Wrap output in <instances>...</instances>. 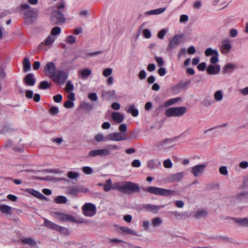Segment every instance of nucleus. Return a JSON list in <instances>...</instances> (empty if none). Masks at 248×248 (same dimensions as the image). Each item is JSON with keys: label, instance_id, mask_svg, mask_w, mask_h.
<instances>
[{"label": "nucleus", "instance_id": "nucleus-22", "mask_svg": "<svg viewBox=\"0 0 248 248\" xmlns=\"http://www.w3.org/2000/svg\"><path fill=\"white\" fill-rule=\"evenodd\" d=\"M236 68L234 64L229 63L226 64L222 68V72L224 74H230L232 73Z\"/></svg>", "mask_w": 248, "mask_h": 248}, {"label": "nucleus", "instance_id": "nucleus-46", "mask_svg": "<svg viewBox=\"0 0 248 248\" xmlns=\"http://www.w3.org/2000/svg\"><path fill=\"white\" fill-rule=\"evenodd\" d=\"M51 86V83H49L46 81H42L39 86V88L41 89L45 90L50 88Z\"/></svg>", "mask_w": 248, "mask_h": 248}, {"label": "nucleus", "instance_id": "nucleus-56", "mask_svg": "<svg viewBox=\"0 0 248 248\" xmlns=\"http://www.w3.org/2000/svg\"><path fill=\"white\" fill-rule=\"evenodd\" d=\"M146 72L144 70H141L138 74V77L140 80H144L146 78Z\"/></svg>", "mask_w": 248, "mask_h": 248}, {"label": "nucleus", "instance_id": "nucleus-34", "mask_svg": "<svg viewBox=\"0 0 248 248\" xmlns=\"http://www.w3.org/2000/svg\"><path fill=\"white\" fill-rule=\"evenodd\" d=\"M23 67L24 71L26 72L30 71L31 68V62L28 58H25L23 61Z\"/></svg>", "mask_w": 248, "mask_h": 248}, {"label": "nucleus", "instance_id": "nucleus-33", "mask_svg": "<svg viewBox=\"0 0 248 248\" xmlns=\"http://www.w3.org/2000/svg\"><path fill=\"white\" fill-rule=\"evenodd\" d=\"M67 193L73 196H76L78 193V187L70 186L67 188Z\"/></svg>", "mask_w": 248, "mask_h": 248}, {"label": "nucleus", "instance_id": "nucleus-48", "mask_svg": "<svg viewBox=\"0 0 248 248\" xmlns=\"http://www.w3.org/2000/svg\"><path fill=\"white\" fill-rule=\"evenodd\" d=\"M67 176L71 179H75L79 176V173L77 172L70 171L68 172Z\"/></svg>", "mask_w": 248, "mask_h": 248}, {"label": "nucleus", "instance_id": "nucleus-54", "mask_svg": "<svg viewBox=\"0 0 248 248\" xmlns=\"http://www.w3.org/2000/svg\"><path fill=\"white\" fill-rule=\"evenodd\" d=\"M64 234L65 235H69L70 234L69 231L68 229L60 226V228L58 229V231Z\"/></svg>", "mask_w": 248, "mask_h": 248}, {"label": "nucleus", "instance_id": "nucleus-39", "mask_svg": "<svg viewBox=\"0 0 248 248\" xmlns=\"http://www.w3.org/2000/svg\"><path fill=\"white\" fill-rule=\"evenodd\" d=\"M181 98L180 97L175 98H172L168 100L167 101L164 105L165 107H168L172 105L173 104H175L178 101L180 100Z\"/></svg>", "mask_w": 248, "mask_h": 248}, {"label": "nucleus", "instance_id": "nucleus-5", "mask_svg": "<svg viewBox=\"0 0 248 248\" xmlns=\"http://www.w3.org/2000/svg\"><path fill=\"white\" fill-rule=\"evenodd\" d=\"M56 40V37L49 35L44 41L38 45L37 47L38 49L44 51H47L52 47Z\"/></svg>", "mask_w": 248, "mask_h": 248}, {"label": "nucleus", "instance_id": "nucleus-14", "mask_svg": "<svg viewBox=\"0 0 248 248\" xmlns=\"http://www.w3.org/2000/svg\"><path fill=\"white\" fill-rule=\"evenodd\" d=\"M165 113L166 116L179 117L184 115L186 112V109H165Z\"/></svg>", "mask_w": 248, "mask_h": 248}, {"label": "nucleus", "instance_id": "nucleus-9", "mask_svg": "<svg viewBox=\"0 0 248 248\" xmlns=\"http://www.w3.org/2000/svg\"><path fill=\"white\" fill-rule=\"evenodd\" d=\"M206 166L205 163L196 165L191 168V173L196 177H200L203 173Z\"/></svg>", "mask_w": 248, "mask_h": 248}, {"label": "nucleus", "instance_id": "nucleus-30", "mask_svg": "<svg viewBox=\"0 0 248 248\" xmlns=\"http://www.w3.org/2000/svg\"><path fill=\"white\" fill-rule=\"evenodd\" d=\"M120 229L122 232L127 234H132L135 236H140V235H139L135 230L128 227H121Z\"/></svg>", "mask_w": 248, "mask_h": 248}, {"label": "nucleus", "instance_id": "nucleus-50", "mask_svg": "<svg viewBox=\"0 0 248 248\" xmlns=\"http://www.w3.org/2000/svg\"><path fill=\"white\" fill-rule=\"evenodd\" d=\"M218 53H217V55L215 54V55L212 56L210 60V63L213 64H217L216 63L218 62Z\"/></svg>", "mask_w": 248, "mask_h": 248}, {"label": "nucleus", "instance_id": "nucleus-4", "mask_svg": "<svg viewBox=\"0 0 248 248\" xmlns=\"http://www.w3.org/2000/svg\"><path fill=\"white\" fill-rule=\"evenodd\" d=\"M68 77V73L64 70H59L52 76L53 81L57 84H64Z\"/></svg>", "mask_w": 248, "mask_h": 248}, {"label": "nucleus", "instance_id": "nucleus-6", "mask_svg": "<svg viewBox=\"0 0 248 248\" xmlns=\"http://www.w3.org/2000/svg\"><path fill=\"white\" fill-rule=\"evenodd\" d=\"M83 214L87 217H92L96 214V208L94 204L90 202L85 203L81 207Z\"/></svg>", "mask_w": 248, "mask_h": 248}, {"label": "nucleus", "instance_id": "nucleus-15", "mask_svg": "<svg viewBox=\"0 0 248 248\" xmlns=\"http://www.w3.org/2000/svg\"><path fill=\"white\" fill-rule=\"evenodd\" d=\"M51 18L52 20L58 24L64 23L65 20L63 15L58 10H55L52 13Z\"/></svg>", "mask_w": 248, "mask_h": 248}, {"label": "nucleus", "instance_id": "nucleus-35", "mask_svg": "<svg viewBox=\"0 0 248 248\" xmlns=\"http://www.w3.org/2000/svg\"><path fill=\"white\" fill-rule=\"evenodd\" d=\"M214 97L216 101H220L223 98V92L222 90H217L215 92Z\"/></svg>", "mask_w": 248, "mask_h": 248}, {"label": "nucleus", "instance_id": "nucleus-41", "mask_svg": "<svg viewBox=\"0 0 248 248\" xmlns=\"http://www.w3.org/2000/svg\"><path fill=\"white\" fill-rule=\"evenodd\" d=\"M218 53V51L217 49H213L211 47L207 48L205 51V55L206 56H214L215 54H217Z\"/></svg>", "mask_w": 248, "mask_h": 248}, {"label": "nucleus", "instance_id": "nucleus-45", "mask_svg": "<svg viewBox=\"0 0 248 248\" xmlns=\"http://www.w3.org/2000/svg\"><path fill=\"white\" fill-rule=\"evenodd\" d=\"M113 72V69L111 68H107L104 69L102 71L103 76L105 77H108L111 76V74Z\"/></svg>", "mask_w": 248, "mask_h": 248}, {"label": "nucleus", "instance_id": "nucleus-38", "mask_svg": "<svg viewBox=\"0 0 248 248\" xmlns=\"http://www.w3.org/2000/svg\"><path fill=\"white\" fill-rule=\"evenodd\" d=\"M54 201L58 204H63L67 202V199L66 197L64 196H59L56 197Z\"/></svg>", "mask_w": 248, "mask_h": 248}, {"label": "nucleus", "instance_id": "nucleus-1", "mask_svg": "<svg viewBox=\"0 0 248 248\" xmlns=\"http://www.w3.org/2000/svg\"><path fill=\"white\" fill-rule=\"evenodd\" d=\"M112 188L117 189L123 193H131L140 191V187L138 184L129 181L115 183L112 185Z\"/></svg>", "mask_w": 248, "mask_h": 248}, {"label": "nucleus", "instance_id": "nucleus-23", "mask_svg": "<svg viewBox=\"0 0 248 248\" xmlns=\"http://www.w3.org/2000/svg\"><path fill=\"white\" fill-rule=\"evenodd\" d=\"M12 207L6 204L0 205V212L7 215H11L12 214Z\"/></svg>", "mask_w": 248, "mask_h": 248}, {"label": "nucleus", "instance_id": "nucleus-47", "mask_svg": "<svg viewBox=\"0 0 248 248\" xmlns=\"http://www.w3.org/2000/svg\"><path fill=\"white\" fill-rule=\"evenodd\" d=\"M83 172L87 175H90L93 173V170L90 167L85 166L82 169Z\"/></svg>", "mask_w": 248, "mask_h": 248}, {"label": "nucleus", "instance_id": "nucleus-21", "mask_svg": "<svg viewBox=\"0 0 248 248\" xmlns=\"http://www.w3.org/2000/svg\"><path fill=\"white\" fill-rule=\"evenodd\" d=\"M247 183V179H245L244 180L243 184L241 186V188L244 189V191L239 193L238 195V197L240 200H242L244 198H247L248 197V192Z\"/></svg>", "mask_w": 248, "mask_h": 248}, {"label": "nucleus", "instance_id": "nucleus-18", "mask_svg": "<svg viewBox=\"0 0 248 248\" xmlns=\"http://www.w3.org/2000/svg\"><path fill=\"white\" fill-rule=\"evenodd\" d=\"M36 78L34 74L30 73L27 74L23 79L24 84L29 86H33L35 84Z\"/></svg>", "mask_w": 248, "mask_h": 248}, {"label": "nucleus", "instance_id": "nucleus-27", "mask_svg": "<svg viewBox=\"0 0 248 248\" xmlns=\"http://www.w3.org/2000/svg\"><path fill=\"white\" fill-rule=\"evenodd\" d=\"M22 243L28 244L31 247H36L37 246V243L36 241L31 237L25 238L21 240Z\"/></svg>", "mask_w": 248, "mask_h": 248}, {"label": "nucleus", "instance_id": "nucleus-10", "mask_svg": "<svg viewBox=\"0 0 248 248\" xmlns=\"http://www.w3.org/2000/svg\"><path fill=\"white\" fill-rule=\"evenodd\" d=\"M110 154L109 149H102L91 150L89 152L88 156L89 157H95L97 156H107Z\"/></svg>", "mask_w": 248, "mask_h": 248}, {"label": "nucleus", "instance_id": "nucleus-19", "mask_svg": "<svg viewBox=\"0 0 248 248\" xmlns=\"http://www.w3.org/2000/svg\"><path fill=\"white\" fill-rule=\"evenodd\" d=\"M220 71V66L218 64L209 65L206 69L207 73L209 75H217Z\"/></svg>", "mask_w": 248, "mask_h": 248}, {"label": "nucleus", "instance_id": "nucleus-8", "mask_svg": "<svg viewBox=\"0 0 248 248\" xmlns=\"http://www.w3.org/2000/svg\"><path fill=\"white\" fill-rule=\"evenodd\" d=\"M37 15L38 12L33 10V9L27 10L23 14L24 17L28 24L33 23L36 19Z\"/></svg>", "mask_w": 248, "mask_h": 248}, {"label": "nucleus", "instance_id": "nucleus-25", "mask_svg": "<svg viewBox=\"0 0 248 248\" xmlns=\"http://www.w3.org/2000/svg\"><path fill=\"white\" fill-rule=\"evenodd\" d=\"M172 141V140H171L166 139L159 143L157 146L159 148L161 149L163 148H169V147L172 146V145H171Z\"/></svg>", "mask_w": 248, "mask_h": 248}, {"label": "nucleus", "instance_id": "nucleus-36", "mask_svg": "<svg viewBox=\"0 0 248 248\" xmlns=\"http://www.w3.org/2000/svg\"><path fill=\"white\" fill-rule=\"evenodd\" d=\"M95 140L98 142L108 140V136L106 137L102 134H98L94 137Z\"/></svg>", "mask_w": 248, "mask_h": 248}, {"label": "nucleus", "instance_id": "nucleus-31", "mask_svg": "<svg viewBox=\"0 0 248 248\" xmlns=\"http://www.w3.org/2000/svg\"><path fill=\"white\" fill-rule=\"evenodd\" d=\"M163 223V220L159 217H156L152 220L151 226L154 228L160 227Z\"/></svg>", "mask_w": 248, "mask_h": 248}, {"label": "nucleus", "instance_id": "nucleus-40", "mask_svg": "<svg viewBox=\"0 0 248 248\" xmlns=\"http://www.w3.org/2000/svg\"><path fill=\"white\" fill-rule=\"evenodd\" d=\"M61 32V29L58 26L54 27L51 31V33L49 35H52V36H56L59 35Z\"/></svg>", "mask_w": 248, "mask_h": 248}, {"label": "nucleus", "instance_id": "nucleus-28", "mask_svg": "<svg viewBox=\"0 0 248 248\" xmlns=\"http://www.w3.org/2000/svg\"><path fill=\"white\" fill-rule=\"evenodd\" d=\"M91 73L92 71L90 69H85L80 71L78 77L81 79H86L91 75Z\"/></svg>", "mask_w": 248, "mask_h": 248}, {"label": "nucleus", "instance_id": "nucleus-64", "mask_svg": "<svg viewBox=\"0 0 248 248\" xmlns=\"http://www.w3.org/2000/svg\"><path fill=\"white\" fill-rule=\"evenodd\" d=\"M157 72L159 75L161 77L165 76L167 72L166 69L164 67H160Z\"/></svg>", "mask_w": 248, "mask_h": 248}, {"label": "nucleus", "instance_id": "nucleus-42", "mask_svg": "<svg viewBox=\"0 0 248 248\" xmlns=\"http://www.w3.org/2000/svg\"><path fill=\"white\" fill-rule=\"evenodd\" d=\"M76 41V38L74 35H70L67 36L65 39V42L68 44H73Z\"/></svg>", "mask_w": 248, "mask_h": 248}, {"label": "nucleus", "instance_id": "nucleus-62", "mask_svg": "<svg viewBox=\"0 0 248 248\" xmlns=\"http://www.w3.org/2000/svg\"><path fill=\"white\" fill-rule=\"evenodd\" d=\"M202 6V2L201 0H197L193 4V7L195 9H200Z\"/></svg>", "mask_w": 248, "mask_h": 248}, {"label": "nucleus", "instance_id": "nucleus-49", "mask_svg": "<svg viewBox=\"0 0 248 248\" xmlns=\"http://www.w3.org/2000/svg\"><path fill=\"white\" fill-rule=\"evenodd\" d=\"M151 225L149 221L147 220H143L142 221V227L145 231H148L150 226Z\"/></svg>", "mask_w": 248, "mask_h": 248}, {"label": "nucleus", "instance_id": "nucleus-55", "mask_svg": "<svg viewBox=\"0 0 248 248\" xmlns=\"http://www.w3.org/2000/svg\"><path fill=\"white\" fill-rule=\"evenodd\" d=\"M74 89L73 85L72 84L71 82L68 81L66 84L65 86V90L67 92H71Z\"/></svg>", "mask_w": 248, "mask_h": 248}, {"label": "nucleus", "instance_id": "nucleus-24", "mask_svg": "<svg viewBox=\"0 0 248 248\" xmlns=\"http://www.w3.org/2000/svg\"><path fill=\"white\" fill-rule=\"evenodd\" d=\"M44 225L47 228L50 229L58 231V229L60 228V225L56 224V223L50 221L47 219L44 218Z\"/></svg>", "mask_w": 248, "mask_h": 248}, {"label": "nucleus", "instance_id": "nucleus-26", "mask_svg": "<svg viewBox=\"0 0 248 248\" xmlns=\"http://www.w3.org/2000/svg\"><path fill=\"white\" fill-rule=\"evenodd\" d=\"M113 120L117 123H121L124 119V116L123 114L117 112H114L111 114Z\"/></svg>", "mask_w": 248, "mask_h": 248}, {"label": "nucleus", "instance_id": "nucleus-60", "mask_svg": "<svg viewBox=\"0 0 248 248\" xmlns=\"http://www.w3.org/2000/svg\"><path fill=\"white\" fill-rule=\"evenodd\" d=\"M131 165L133 167L139 168L141 166V163L140 160L135 159L132 161Z\"/></svg>", "mask_w": 248, "mask_h": 248}, {"label": "nucleus", "instance_id": "nucleus-52", "mask_svg": "<svg viewBox=\"0 0 248 248\" xmlns=\"http://www.w3.org/2000/svg\"><path fill=\"white\" fill-rule=\"evenodd\" d=\"M100 53H101L100 51H95V52H93L87 53L84 56V58L88 59L90 57H94V56H95L97 55H98Z\"/></svg>", "mask_w": 248, "mask_h": 248}, {"label": "nucleus", "instance_id": "nucleus-29", "mask_svg": "<svg viewBox=\"0 0 248 248\" xmlns=\"http://www.w3.org/2000/svg\"><path fill=\"white\" fill-rule=\"evenodd\" d=\"M166 8L165 7L160 8L154 10H152L149 11H147L145 13L146 15H159L163 12H164L166 10Z\"/></svg>", "mask_w": 248, "mask_h": 248}, {"label": "nucleus", "instance_id": "nucleus-51", "mask_svg": "<svg viewBox=\"0 0 248 248\" xmlns=\"http://www.w3.org/2000/svg\"><path fill=\"white\" fill-rule=\"evenodd\" d=\"M163 165L165 168L170 169L172 166V163L170 159H167L164 161Z\"/></svg>", "mask_w": 248, "mask_h": 248}, {"label": "nucleus", "instance_id": "nucleus-37", "mask_svg": "<svg viewBox=\"0 0 248 248\" xmlns=\"http://www.w3.org/2000/svg\"><path fill=\"white\" fill-rule=\"evenodd\" d=\"M112 181L110 179H107L106 181V184H104L103 189L106 192H108L112 189Z\"/></svg>", "mask_w": 248, "mask_h": 248}, {"label": "nucleus", "instance_id": "nucleus-20", "mask_svg": "<svg viewBox=\"0 0 248 248\" xmlns=\"http://www.w3.org/2000/svg\"><path fill=\"white\" fill-rule=\"evenodd\" d=\"M161 161L158 159H150L147 163V167L151 170L157 168L161 165Z\"/></svg>", "mask_w": 248, "mask_h": 248}, {"label": "nucleus", "instance_id": "nucleus-13", "mask_svg": "<svg viewBox=\"0 0 248 248\" xmlns=\"http://www.w3.org/2000/svg\"><path fill=\"white\" fill-rule=\"evenodd\" d=\"M56 71V66L53 62H48L44 67L45 74L50 78Z\"/></svg>", "mask_w": 248, "mask_h": 248}, {"label": "nucleus", "instance_id": "nucleus-2", "mask_svg": "<svg viewBox=\"0 0 248 248\" xmlns=\"http://www.w3.org/2000/svg\"><path fill=\"white\" fill-rule=\"evenodd\" d=\"M53 216L57 220L60 221H69L70 222L77 223H84L87 222V221L84 218H80L77 219L71 215L60 212H54L53 213Z\"/></svg>", "mask_w": 248, "mask_h": 248}, {"label": "nucleus", "instance_id": "nucleus-63", "mask_svg": "<svg viewBox=\"0 0 248 248\" xmlns=\"http://www.w3.org/2000/svg\"><path fill=\"white\" fill-rule=\"evenodd\" d=\"M119 130L121 131L120 133H125L127 130V126L125 124H121L119 127Z\"/></svg>", "mask_w": 248, "mask_h": 248}, {"label": "nucleus", "instance_id": "nucleus-7", "mask_svg": "<svg viewBox=\"0 0 248 248\" xmlns=\"http://www.w3.org/2000/svg\"><path fill=\"white\" fill-rule=\"evenodd\" d=\"M184 35L182 34L174 35L170 41L167 50L170 51L176 48L182 42Z\"/></svg>", "mask_w": 248, "mask_h": 248}, {"label": "nucleus", "instance_id": "nucleus-16", "mask_svg": "<svg viewBox=\"0 0 248 248\" xmlns=\"http://www.w3.org/2000/svg\"><path fill=\"white\" fill-rule=\"evenodd\" d=\"M185 173L184 172H180L170 175L167 177V181L170 183H175L181 181L184 178Z\"/></svg>", "mask_w": 248, "mask_h": 248}, {"label": "nucleus", "instance_id": "nucleus-57", "mask_svg": "<svg viewBox=\"0 0 248 248\" xmlns=\"http://www.w3.org/2000/svg\"><path fill=\"white\" fill-rule=\"evenodd\" d=\"M155 59L157 63L158 66H162L164 64V62L163 59L160 57H155Z\"/></svg>", "mask_w": 248, "mask_h": 248}, {"label": "nucleus", "instance_id": "nucleus-32", "mask_svg": "<svg viewBox=\"0 0 248 248\" xmlns=\"http://www.w3.org/2000/svg\"><path fill=\"white\" fill-rule=\"evenodd\" d=\"M233 220L240 226H244L248 225V218L246 217L243 218H234Z\"/></svg>", "mask_w": 248, "mask_h": 248}, {"label": "nucleus", "instance_id": "nucleus-44", "mask_svg": "<svg viewBox=\"0 0 248 248\" xmlns=\"http://www.w3.org/2000/svg\"><path fill=\"white\" fill-rule=\"evenodd\" d=\"M115 95V92L114 90L108 91L103 93V96L104 98L109 99L111 97Z\"/></svg>", "mask_w": 248, "mask_h": 248}, {"label": "nucleus", "instance_id": "nucleus-11", "mask_svg": "<svg viewBox=\"0 0 248 248\" xmlns=\"http://www.w3.org/2000/svg\"><path fill=\"white\" fill-rule=\"evenodd\" d=\"M108 140L119 141L126 140L127 137L125 133L113 132L108 135Z\"/></svg>", "mask_w": 248, "mask_h": 248}, {"label": "nucleus", "instance_id": "nucleus-17", "mask_svg": "<svg viewBox=\"0 0 248 248\" xmlns=\"http://www.w3.org/2000/svg\"><path fill=\"white\" fill-rule=\"evenodd\" d=\"M164 205H155L151 204H146L143 206L144 209L155 214L157 213L160 208H164Z\"/></svg>", "mask_w": 248, "mask_h": 248}, {"label": "nucleus", "instance_id": "nucleus-43", "mask_svg": "<svg viewBox=\"0 0 248 248\" xmlns=\"http://www.w3.org/2000/svg\"><path fill=\"white\" fill-rule=\"evenodd\" d=\"M207 215V212L206 210L203 209H201L198 210L196 214H195V217L196 218H200L206 217Z\"/></svg>", "mask_w": 248, "mask_h": 248}, {"label": "nucleus", "instance_id": "nucleus-59", "mask_svg": "<svg viewBox=\"0 0 248 248\" xmlns=\"http://www.w3.org/2000/svg\"><path fill=\"white\" fill-rule=\"evenodd\" d=\"M238 34V31L235 29H231L229 31V35L231 37L234 38L237 36Z\"/></svg>", "mask_w": 248, "mask_h": 248}, {"label": "nucleus", "instance_id": "nucleus-12", "mask_svg": "<svg viewBox=\"0 0 248 248\" xmlns=\"http://www.w3.org/2000/svg\"><path fill=\"white\" fill-rule=\"evenodd\" d=\"M231 41L229 38L224 39L220 46V50L223 54L228 53L232 49Z\"/></svg>", "mask_w": 248, "mask_h": 248}, {"label": "nucleus", "instance_id": "nucleus-53", "mask_svg": "<svg viewBox=\"0 0 248 248\" xmlns=\"http://www.w3.org/2000/svg\"><path fill=\"white\" fill-rule=\"evenodd\" d=\"M219 173L223 175L226 176L228 174L227 168L226 166H221L219 169Z\"/></svg>", "mask_w": 248, "mask_h": 248}, {"label": "nucleus", "instance_id": "nucleus-58", "mask_svg": "<svg viewBox=\"0 0 248 248\" xmlns=\"http://www.w3.org/2000/svg\"><path fill=\"white\" fill-rule=\"evenodd\" d=\"M167 31L166 29H162L160 30L157 34V37L160 39H163L166 35Z\"/></svg>", "mask_w": 248, "mask_h": 248}, {"label": "nucleus", "instance_id": "nucleus-3", "mask_svg": "<svg viewBox=\"0 0 248 248\" xmlns=\"http://www.w3.org/2000/svg\"><path fill=\"white\" fill-rule=\"evenodd\" d=\"M142 189L145 192H148L152 194L164 196L176 195L177 194V192L175 190H171L155 186H150L147 188H143Z\"/></svg>", "mask_w": 248, "mask_h": 248}, {"label": "nucleus", "instance_id": "nucleus-61", "mask_svg": "<svg viewBox=\"0 0 248 248\" xmlns=\"http://www.w3.org/2000/svg\"><path fill=\"white\" fill-rule=\"evenodd\" d=\"M142 33L144 37L146 38H150L151 36V33L148 29H144Z\"/></svg>", "mask_w": 248, "mask_h": 248}]
</instances>
